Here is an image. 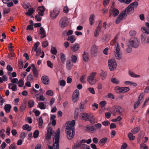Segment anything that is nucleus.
Wrapping results in <instances>:
<instances>
[{
  "label": "nucleus",
  "mask_w": 149,
  "mask_h": 149,
  "mask_svg": "<svg viewBox=\"0 0 149 149\" xmlns=\"http://www.w3.org/2000/svg\"><path fill=\"white\" fill-rule=\"evenodd\" d=\"M32 72L34 76L36 77L38 76V72L37 69L32 70Z\"/></svg>",
  "instance_id": "de8ad7c7"
},
{
  "label": "nucleus",
  "mask_w": 149,
  "mask_h": 149,
  "mask_svg": "<svg viewBox=\"0 0 149 149\" xmlns=\"http://www.w3.org/2000/svg\"><path fill=\"white\" fill-rule=\"evenodd\" d=\"M72 61L74 63H75L76 62L77 58L76 56L74 55L72 56L71 57Z\"/></svg>",
  "instance_id": "3c124183"
},
{
  "label": "nucleus",
  "mask_w": 149,
  "mask_h": 149,
  "mask_svg": "<svg viewBox=\"0 0 149 149\" xmlns=\"http://www.w3.org/2000/svg\"><path fill=\"white\" fill-rule=\"evenodd\" d=\"M48 43L47 41H44L42 43V46L43 47L45 48L48 46Z\"/></svg>",
  "instance_id": "e2e57ef3"
},
{
  "label": "nucleus",
  "mask_w": 149,
  "mask_h": 149,
  "mask_svg": "<svg viewBox=\"0 0 149 149\" xmlns=\"http://www.w3.org/2000/svg\"><path fill=\"white\" fill-rule=\"evenodd\" d=\"M115 55L117 59L120 60L121 59V54H120V52L115 53Z\"/></svg>",
  "instance_id": "e433bc0d"
},
{
  "label": "nucleus",
  "mask_w": 149,
  "mask_h": 149,
  "mask_svg": "<svg viewBox=\"0 0 149 149\" xmlns=\"http://www.w3.org/2000/svg\"><path fill=\"white\" fill-rule=\"evenodd\" d=\"M102 124L104 125L105 126H107L110 124V122L108 120L105 121L103 122L102 123Z\"/></svg>",
  "instance_id": "338daca9"
},
{
  "label": "nucleus",
  "mask_w": 149,
  "mask_h": 149,
  "mask_svg": "<svg viewBox=\"0 0 149 149\" xmlns=\"http://www.w3.org/2000/svg\"><path fill=\"white\" fill-rule=\"evenodd\" d=\"M139 127H137L132 129L131 130V132H132L133 134H136L139 132Z\"/></svg>",
  "instance_id": "79ce46f5"
},
{
  "label": "nucleus",
  "mask_w": 149,
  "mask_h": 149,
  "mask_svg": "<svg viewBox=\"0 0 149 149\" xmlns=\"http://www.w3.org/2000/svg\"><path fill=\"white\" fill-rule=\"evenodd\" d=\"M138 4V2L136 1L132 3L129 5L123 11L125 12L127 15V14H129L130 12L134 10V8H136L137 7Z\"/></svg>",
  "instance_id": "20e7f679"
},
{
  "label": "nucleus",
  "mask_w": 149,
  "mask_h": 149,
  "mask_svg": "<svg viewBox=\"0 0 149 149\" xmlns=\"http://www.w3.org/2000/svg\"><path fill=\"white\" fill-rule=\"evenodd\" d=\"M5 130L4 129H2L0 131V136L4 139L5 137V135L4 134Z\"/></svg>",
  "instance_id": "37998d69"
},
{
  "label": "nucleus",
  "mask_w": 149,
  "mask_h": 149,
  "mask_svg": "<svg viewBox=\"0 0 149 149\" xmlns=\"http://www.w3.org/2000/svg\"><path fill=\"white\" fill-rule=\"evenodd\" d=\"M121 89V88L119 86H116L115 87V91L117 93H120V90Z\"/></svg>",
  "instance_id": "bf43d9fd"
},
{
  "label": "nucleus",
  "mask_w": 149,
  "mask_h": 149,
  "mask_svg": "<svg viewBox=\"0 0 149 149\" xmlns=\"http://www.w3.org/2000/svg\"><path fill=\"white\" fill-rule=\"evenodd\" d=\"M79 94V91L77 89L76 90L72 95V101L73 102H75L78 100Z\"/></svg>",
  "instance_id": "9b49d317"
},
{
  "label": "nucleus",
  "mask_w": 149,
  "mask_h": 149,
  "mask_svg": "<svg viewBox=\"0 0 149 149\" xmlns=\"http://www.w3.org/2000/svg\"><path fill=\"white\" fill-rule=\"evenodd\" d=\"M38 10L40 11V12H44L45 11V8L44 6L39 7Z\"/></svg>",
  "instance_id": "052dcab7"
},
{
  "label": "nucleus",
  "mask_w": 149,
  "mask_h": 149,
  "mask_svg": "<svg viewBox=\"0 0 149 149\" xmlns=\"http://www.w3.org/2000/svg\"><path fill=\"white\" fill-rule=\"evenodd\" d=\"M41 80L44 84L47 85L49 84L48 82L49 79L47 76H42L41 78Z\"/></svg>",
  "instance_id": "dca6fc26"
},
{
  "label": "nucleus",
  "mask_w": 149,
  "mask_h": 149,
  "mask_svg": "<svg viewBox=\"0 0 149 149\" xmlns=\"http://www.w3.org/2000/svg\"><path fill=\"white\" fill-rule=\"evenodd\" d=\"M141 149H147L148 147L144 143H142L140 145Z\"/></svg>",
  "instance_id": "6e6d98bb"
},
{
  "label": "nucleus",
  "mask_w": 149,
  "mask_h": 149,
  "mask_svg": "<svg viewBox=\"0 0 149 149\" xmlns=\"http://www.w3.org/2000/svg\"><path fill=\"white\" fill-rule=\"evenodd\" d=\"M144 95L143 93H141L138 97V99L134 104V109H135L140 104L141 101L143 98Z\"/></svg>",
  "instance_id": "9d476101"
},
{
  "label": "nucleus",
  "mask_w": 149,
  "mask_h": 149,
  "mask_svg": "<svg viewBox=\"0 0 149 149\" xmlns=\"http://www.w3.org/2000/svg\"><path fill=\"white\" fill-rule=\"evenodd\" d=\"M88 91L90 92L93 94H94L95 92L94 88H93L90 87L88 88Z\"/></svg>",
  "instance_id": "69168bd1"
},
{
  "label": "nucleus",
  "mask_w": 149,
  "mask_h": 149,
  "mask_svg": "<svg viewBox=\"0 0 149 149\" xmlns=\"http://www.w3.org/2000/svg\"><path fill=\"white\" fill-rule=\"evenodd\" d=\"M37 107L41 109H44L46 108L44 103L42 102H39L38 104Z\"/></svg>",
  "instance_id": "c85d7f7f"
},
{
  "label": "nucleus",
  "mask_w": 149,
  "mask_h": 149,
  "mask_svg": "<svg viewBox=\"0 0 149 149\" xmlns=\"http://www.w3.org/2000/svg\"><path fill=\"white\" fill-rule=\"evenodd\" d=\"M84 53L83 54V57L84 61L86 62H87L88 61L89 58L88 55V54L84 52Z\"/></svg>",
  "instance_id": "bb28decb"
},
{
  "label": "nucleus",
  "mask_w": 149,
  "mask_h": 149,
  "mask_svg": "<svg viewBox=\"0 0 149 149\" xmlns=\"http://www.w3.org/2000/svg\"><path fill=\"white\" fill-rule=\"evenodd\" d=\"M26 102L21 105L20 106V110L21 112L24 111L26 108Z\"/></svg>",
  "instance_id": "49530a36"
},
{
  "label": "nucleus",
  "mask_w": 149,
  "mask_h": 149,
  "mask_svg": "<svg viewBox=\"0 0 149 149\" xmlns=\"http://www.w3.org/2000/svg\"><path fill=\"white\" fill-rule=\"evenodd\" d=\"M80 47L79 45L78 44L76 43L71 47V49L72 51L73 52H76L78 50Z\"/></svg>",
  "instance_id": "f3484780"
},
{
  "label": "nucleus",
  "mask_w": 149,
  "mask_h": 149,
  "mask_svg": "<svg viewBox=\"0 0 149 149\" xmlns=\"http://www.w3.org/2000/svg\"><path fill=\"white\" fill-rule=\"evenodd\" d=\"M96 74V72L91 73L90 75L87 78V80L92 85L94 84L95 83L94 78Z\"/></svg>",
  "instance_id": "6e6552de"
},
{
  "label": "nucleus",
  "mask_w": 149,
  "mask_h": 149,
  "mask_svg": "<svg viewBox=\"0 0 149 149\" xmlns=\"http://www.w3.org/2000/svg\"><path fill=\"white\" fill-rule=\"evenodd\" d=\"M139 44V41L137 38H131L127 43V46L128 47H132L134 48H137Z\"/></svg>",
  "instance_id": "7ed1b4c3"
},
{
  "label": "nucleus",
  "mask_w": 149,
  "mask_h": 149,
  "mask_svg": "<svg viewBox=\"0 0 149 149\" xmlns=\"http://www.w3.org/2000/svg\"><path fill=\"white\" fill-rule=\"evenodd\" d=\"M60 132L59 128H58L56 132L54 138L55 142L53 144V148L54 149H59Z\"/></svg>",
  "instance_id": "f03ea898"
},
{
  "label": "nucleus",
  "mask_w": 149,
  "mask_h": 149,
  "mask_svg": "<svg viewBox=\"0 0 149 149\" xmlns=\"http://www.w3.org/2000/svg\"><path fill=\"white\" fill-rule=\"evenodd\" d=\"M50 51L52 54L54 55H56L57 52L56 48L54 47H52Z\"/></svg>",
  "instance_id": "4c0bfd02"
},
{
  "label": "nucleus",
  "mask_w": 149,
  "mask_h": 149,
  "mask_svg": "<svg viewBox=\"0 0 149 149\" xmlns=\"http://www.w3.org/2000/svg\"><path fill=\"white\" fill-rule=\"evenodd\" d=\"M43 123V120L42 117H40L38 120L39 127L40 128H41L42 127V124Z\"/></svg>",
  "instance_id": "c9c22d12"
},
{
  "label": "nucleus",
  "mask_w": 149,
  "mask_h": 149,
  "mask_svg": "<svg viewBox=\"0 0 149 149\" xmlns=\"http://www.w3.org/2000/svg\"><path fill=\"white\" fill-rule=\"evenodd\" d=\"M127 17V15L124 11H123L120 13L118 16L117 19L116 21V23L118 24L122 21L124 19H125Z\"/></svg>",
  "instance_id": "0eeeda50"
},
{
  "label": "nucleus",
  "mask_w": 149,
  "mask_h": 149,
  "mask_svg": "<svg viewBox=\"0 0 149 149\" xmlns=\"http://www.w3.org/2000/svg\"><path fill=\"white\" fill-rule=\"evenodd\" d=\"M123 111V109L120 107L118 106L113 110L114 114H120Z\"/></svg>",
  "instance_id": "2eb2a0df"
},
{
  "label": "nucleus",
  "mask_w": 149,
  "mask_h": 149,
  "mask_svg": "<svg viewBox=\"0 0 149 149\" xmlns=\"http://www.w3.org/2000/svg\"><path fill=\"white\" fill-rule=\"evenodd\" d=\"M16 148V147L15 144L13 143L11 144L10 146L9 149H15Z\"/></svg>",
  "instance_id": "774afa93"
},
{
  "label": "nucleus",
  "mask_w": 149,
  "mask_h": 149,
  "mask_svg": "<svg viewBox=\"0 0 149 149\" xmlns=\"http://www.w3.org/2000/svg\"><path fill=\"white\" fill-rule=\"evenodd\" d=\"M10 54H9L8 56V58H11V57H14L15 56V54L13 52L12 49H10Z\"/></svg>",
  "instance_id": "864d4df0"
},
{
  "label": "nucleus",
  "mask_w": 149,
  "mask_h": 149,
  "mask_svg": "<svg viewBox=\"0 0 149 149\" xmlns=\"http://www.w3.org/2000/svg\"><path fill=\"white\" fill-rule=\"evenodd\" d=\"M115 53L119 52L120 51V48L119 45L118 43L117 45H116L114 48Z\"/></svg>",
  "instance_id": "2f4dec72"
},
{
  "label": "nucleus",
  "mask_w": 149,
  "mask_h": 149,
  "mask_svg": "<svg viewBox=\"0 0 149 149\" xmlns=\"http://www.w3.org/2000/svg\"><path fill=\"white\" fill-rule=\"evenodd\" d=\"M88 120H89L90 123L92 124H94L95 122V118L93 116H90Z\"/></svg>",
  "instance_id": "a19ab883"
},
{
  "label": "nucleus",
  "mask_w": 149,
  "mask_h": 149,
  "mask_svg": "<svg viewBox=\"0 0 149 149\" xmlns=\"http://www.w3.org/2000/svg\"><path fill=\"white\" fill-rule=\"evenodd\" d=\"M22 128L24 130H26L28 132H30L31 130V127L28 124H25L23 125Z\"/></svg>",
  "instance_id": "b1692460"
},
{
  "label": "nucleus",
  "mask_w": 149,
  "mask_h": 149,
  "mask_svg": "<svg viewBox=\"0 0 149 149\" xmlns=\"http://www.w3.org/2000/svg\"><path fill=\"white\" fill-rule=\"evenodd\" d=\"M111 82L115 84H118L120 82L119 80L116 78H113L111 79Z\"/></svg>",
  "instance_id": "f704fd0d"
},
{
  "label": "nucleus",
  "mask_w": 149,
  "mask_h": 149,
  "mask_svg": "<svg viewBox=\"0 0 149 149\" xmlns=\"http://www.w3.org/2000/svg\"><path fill=\"white\" fill-rule=\"evenodd\" d=\"M18 86L19 87H22L24 85V81L23 80L20 79L18 82Z\"/></svg>",
  "instance_id": "8fccbe9b"
},
{
  "label": "nucleus",
  "mask_w": 149,
  "mask_h": 149,
  "mask_svg": "<svg viewBox=\"0 0 149 149\" xmlns=\"http://www.w3.org/2000/svg\"><path fill=\"white\" fill-rule=\"evenodd\" d=\"M128 136L130 140H133L135 138V136H134L133 134L131 133L129 134Z\"/></svg>",
  "instance_id": "a18cd8bd"
},
{
  "label": "nucleus",
  "mask_w": 149,
  "mask_h": 149,
  "mask_svg": "<svg viewBox=\"0 0 149 149\" xmlns=\"http://www.w3.org/2000/svg\"><path fill=\"white\" fill-rule=\"evenodd\" d=\"M85 106V103L84 102H81L80 103L79 108L81 111H83L84 109Z\"/></svg>",
  "instance_id": "473e14b6"
},
{
  "label": "nucleus",
  "mask_w": 149,
  "mask_h": 149,
  "mask_svg": "<svg viewBox=\"0 0 149 149\" xmlns=\"http://www.w3.org/2000/svg\"><path fill=\"white\" fill-rule=\"evenodd\" d=\"M107 72H104L102 70H101V74L100 76L101 77V79L102 80L105 79L107 77Z\"/></svg>",
  "instance_id": "412c9836"
},
{
  "label": "nucleus",
  "mask_w": 149,
  "mask_h": 149,
  "mask_svg": "<svg viewBox=\"0 0 149 149\" xmlns=\"http://www.w3.org/2000/svg\"><path fill=\"white\" fill-rule=\"evenodd\" d=\"M66 65L67 69L68 70H70L71 67L72 66L70 60H69L67 61Z\"/></svg>",
  "instance_id": "72a5a7b5"
},
{
  "label": "nucleus",
  "mask_w": 149,
  "mask_h": 149,
  "mask_svg": "<svg viewBox=\"0 0 149 149\" xmlns=\"http://www.w3.org/2000/svg\"><path fill=\"white\" fill-rule=\"evenodd\" d=\"M142 31L147 34H149V30H148L145 27H142L141 29Z\"/></svg>",
  "instance_id": "ea45409f"
},
{
  "label": "nucleus",
  "mask_w": 149,
  "mask_h": 149,
  "mask_svg": "<svg viewBox=\"0 0 149 149\" xmlns=\"http://www.w3.org/2000/svg\"><path fill=\"white\" fill-rule=\"evenodd\" d=\"M34 10L33 8L29 9L28 12H26L25 13L26 15L31 16L34 12Z\"/></svg>",
  "instance_id": "393cba45"
},
{
  "label": "nucleus",
  "mask_w": 149,
  "mask_h": 149,
  "mask_svg": "<svg viewBox=\"0 0 149 149\" xmlns=\"http://www.w3.org/2000/svg\"><path fill=\"white\" fill-rule=\"evenodd\" d=\"M113 15L114 17L117 16L119 14V11L117 9L113 8L112 10Z\"/></svg>",
  "instance_id": "a878e982"
},
{
  "label": "nucleus",
  "mask_w": 149,
  "mask_h": 149,
  "mask_svg": "<svg viewBox=\"0 0 149 149\" xmlns=\"http://www.w3.org/2000/svg\"><path fill=\"white\" fill-rule=\"evenodd\" d=\"M75 37L73 35L71 36H68L67 38V40L70 41L72 43H73L76 40Z\"/></svg>",
  "instance_id": "5701e85b"
},
{
  "label": "nucleus",
  "mask_w": 149,
  "mask_h": 149,
  "mask_svg": "<svg viewBox=\"0 0 149 149\" xmlns=\"http://www.w3.org/2000/svg\"><path fill=\"white\" fill-rule=\"evenodd\" d=\"M147 36L144 33H143L141 35V40L142 43H144L146 38Z\"/></svg>",
  "instance_id": "7c9ffc66"
},
{
  "label": "nucleus",
  "mask_w": 149,
  "mask_h": 149,
  "mask_svg": "<svg viewBox=\"0 0 149 149\" xmlns=\"http://www.w3.org/2000/svg\"><path fill=\"white\" fill-rule=\"evenodd\" d=\"M28 104L29 108H30L33 107L35 102L33 100H30L28 101Z\"/></svg>",
  "instance_id": "cd10ccee"
},
{
  "label": "nucleus",
  "mask_w": 149,
  "mask_h": 149,
  "mask_svg": "<svg viewBox=\"0 0 149 149\" xmlns=\"http://www.w3.org/2000/svg\"><path fill=\"white\" fill-rule=\"evenodd\" d=\"M79 117L82 120L86 121L88 120L90 116L86 113H82L79 114Z\"/></svg>",
  "instance_id": "f8f14e48"
},
{
  "label": "nucleus",
  "mask_w": 149,
  "mask_h": 149,
  "mask_svg": "<svg viewBox=\"0 0 149 149\" xmlns=\"http://www.w3.org/2000/svg\"><path fill=\"white\" fill-rule=\"evenodd\" d=\"M40 32L38 33V34L40 35L43 34H46L45 31L42 27H41L40 28Z\"/></svg>",
  "instance_id": "603ef678"
},
{
  "label": "nucleus",
  "mask_w": 149,
  "mask_h": 149,
  "mask_svg": "<svg viewBox=\"0 0 149 149\" xmlns=\"http://www.w3.org/2000/svg\"><path fill=\"white\" fill-rule=\"evenodd\" d=\"M11 106L10 104H6L5 105L4 109L6 113H9L11 109Z\"/></svg>",
  "instance_id": "6ab92c4d"
},
{
  "label": "nucleus",
  "mask_w": 149,
  "mask_h": 149,
  "mask_svg": "<svg viewBox=\"0 0 149 149\" xmlns=\"http://www.w3.org/2000/svg\"><path fill=\"white\" fill-rule=\"evenodd\" d=\"M59 10L55 8L52 12H51L50 14L51 18L52 19H55L59 13Z\"/></svg>",
  "instance_id": "1a4fd4ad"
},
{
  "label": "nucleus",
  "mask_w": 149,
  "mask_h": 149,
  "mask_svg": "<svg viewBox=\"0 0 149 149\" xmlns=\"http://www.w3.org/2000/svg\"><path fill=\"white\" fill-rule=\"evenodd\" d=\"M86 131H88L92 133H94L95 131L97 130V128L94 125L91 126H88L86 128Z\"/></svg>",
  "instance_id": "4468645a"
},
{
  "label": "nucleus",
  "mask_w": 149,
  "mask_h": 149,
  "mask_svg": "<svg viewBox=\"0 0 149 149\" xmlns=\"http://www.w3.org/2000/svg\"><path fill=\"white\" fill-rule=\"evenodd\" d=\"M108 139L107 137H104L101 139L99 142L98 144L100 146H103L107 142Z\"/></svg>",
  "instance_id": "a211bd4d"
},
{
  "label": "nucleus",
  "mask_w": 149,
  "mask_h": 149,
  "mask_svg": "<svg viewBox=\"0 0 149 149\" xmlns=\"http://www.w3.org/2000/svg\"><path fill=\"white\" fill-rule=\"evenodd\" d=\"M86 77V74L83 75L80 78V81H81L83 83H85L86 82L85 79Z\"/></svg>",
  "instance_id": "58836bf2"
},
{
  "label": "nucleus",
  "mask_w": 149,
  "mask_h": 149,
  "mask_svg": "<svg viewBox=\"0 0 149 149\" xmlns=\"http://www.w3.org/2000/svg\"><path fill=\"white\" fill-rule=\"evenodd\" d=\"M40 43L39 42H37L34 45V51H36V49H37V47L39 45Z\"/></svg>",
  "instance_id": "680f3d73"
},
{
  "label": "nucleus",
  "mask_w": 149,
  "mask_h": 149,
  "mask_svg": "<svg viewBox=\"0 0 149 149\" xmlns=\"http://www.w3.org/2000/svg\"><path fill=\"white\" fill-rule=\"evenodd\" d=\"M75 121L72 120L70 123H66L65 124V131L67 134V138L69 140L72 139L75 134L74 126Z\"/></svg>",
  "instance_id": "f257e3e1"
},
{
  "label": "nucleus",
  "mask_w": 149,
  "mask_h": 149,
  "mask_svg": "<svg viewBox=\"0 0 149 149\" xmlns=\"http://www.w3.org/2000/svg\"><path fill=\"white\" fill-rule=\"evenodd\" d=\"M60 56L62 63H64L66 60L65 55L63 53L61 52L60 54Z\"/></svg>",
  "instance_id": "aec40b11"
},
{
  "label": "nucleus",
  "mask_w": 149,
  "mask_h": 149,
  "mask_svg": "<svg viewBox=\"0 0 149 149\" xmlns=\"http://www.w3.org/2000/svg\"><path fill=\"white\" fill-rule=\"evenodd\" d=\"M97 46L95 45H93L91 49V54L92 56H95L97 54Z\"/></svg>",
  "instance_id": "ddd939ff"
},
{
  "label": "nucleus",
  "mask_w": 149,
  "mask_h": 149,
  "mask_svg": "<svg viewBox=\"0 0 149 149\" xmlns=\"http://www.w3.org/2000/svg\"><path fill=\"white\" fill-rule=\"evenodd\" d=\"M108 65L111 71L115 70L117 67V63L115 58H112L108 60Z\"/></svg>",
  "instance_id": "39448f33"
},
{
  "label": "nucleus",
  "mask_w": 149,
  "mask_h": 149,
  "mask_svg": "<svg viewBox=\"0 0 149 149\" xmlns=\"http://www.w3.org/2000/svg\"><path fill=\"white\" fill-rule=\"evenodd\" d=\"M122 118L120 116H118L117 118L115 119H112L111 121L113 122H116L117 121H119L121 120Z\"/></svg>",
  "instance_id": "4d7b16f0"
},
{
  "label": "nucleus",
  "mask_w": 149,
  "mask_h": 149,
  "mask_svg": "<svg viewBox=\"0 0 149 149\" xmlns=\"http://www.w3.org/2000/svg\"><path fill=\"white\" fill-rule=\"evenodd\" d=\"M129 74L131 77H139L140 76L139 75L135 74L134 73L129 71Z\"/></svg>",
  "instance_id": "c756f323"
},
{
  "label": "nucleus",
  "mask_w": 149,
  "mask_h": 149,
  "mask_svg": "<svg viewBox=\"0 0 149 149\" xmlns=\"http://www.w3.org/2000/svg\"><path fill=\"white\" fill-rule=\"evenodd\" d=\"M94 15L93 14L91 15L89 18V22L91 25L93 24V22L94 20L93 17H94Z\"/></svg>",
  "instance_id": "09e8293b"
},
{
  "label": "nucleus",
  "mask_w": 149,
  "mask_h": 149,
  "mask_svg": "<svg viewBox=\"0 0 149 149\" xmlns=\"http://www.w3.org/2000/svg\"><path fill=\"white\" fill-rule=\"evenodd\" d=\"M68 22L67 17H62L59 20V26L61 28H63L68 25Z\"/></svg>",
  "instance_id": "423d86ee"
},
{
  "label": "nucleus",
  "mask_w": 149,
  "mask_h": 149,
  "mask_svg": "<svg viewBox=\"0 0 149 149\" xmlns=\"http://www.w3.org/2000/svg\"><path fill=\"white\" fill-rule=\"evenodd\" d=\"M39 132L38 130H36L33 132V136L35 138H37L39 135Z\"/></svg>",
  "instance_id": "c03bdc74"
},
{
  "label": "nucleus",
  "mask_w": 149,
  "mask_h": 149,
  "mask_svg": "<svg viewBox=\"0 0 149 149\" xmlns=\"http://www.w3.org/2000/svg\"><path fill=\"white\" fill-rule=\"evenodd\" d=\"M46 94L48 95L52 96L53 95V92L51 90H49L46 92Z\"/></svg>",
  "instance_id": "13d9d810"
},
{
  "label": "nucleus",
  "mask_w": 149,
  "mask_h": 149,
  "mask_svg": "<svg viewBox=\"0 0 149 149\" xmlns=\"http://www.w3.org/2000/svg\"><path fill=\"white\" fill-rule=\"evenodd\" d=\"M136 34V32L134 30H131L129 33V34L130 36H135Z\"/></svg>",
  "instance_id": "5fc2aeb1"
},
{
  "label": "nucleus",
  "mask_w": 149,
  "mask_h": 149,
  "mask_svg": "<svg viewBox=\"0 0 149 149\" xmlns=\"http://www.w3.org/2000/svg\"><path fill=\"white\" fill-rule=\"evenodd\" d=\"M35 19L37 21L39 22L41 20V17L39 15H36L35 16Z\"/></svg>",
  "instance_id": "0e129e2a"
},
{
  "label": "nucleus",
  "mask_w": 149,
  "mask_h": 149,
  "mask_svg": "<svg viewBox=\"0 0 149 149\" xmlns=\"http://www.w3.org/2000/svg\"><path fill=\"white\" fill-rule=\"evenodd\" d=\"M130 90V88L128 87H122L121 88L120 93H123Z\"/></svg>",
  "instance_id": "4be33fe9"
}]
</instances>
